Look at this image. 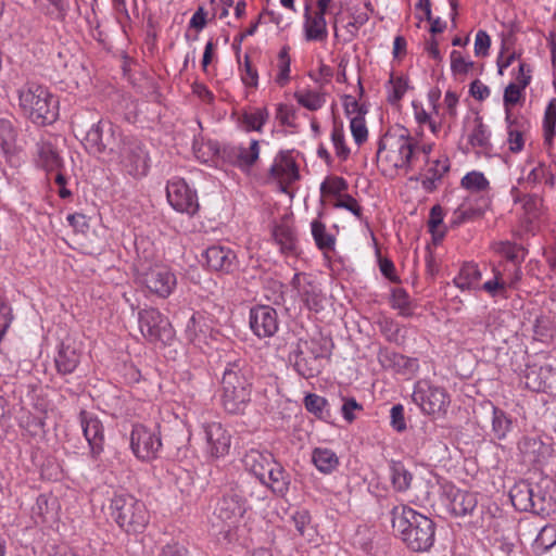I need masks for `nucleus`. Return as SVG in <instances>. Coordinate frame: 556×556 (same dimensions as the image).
Instances as JSON below:
<instances>
[{
  "label": "nucleus",
  "instance_id": "obj_57",
  "mask_svg": "<svg viewBox=\"0 0 556 556\" xmlns=\"http://www.w3.org/2000/svg\"><path fill=\"white\" fill-rule=\"evenodd\" d=\"M451 71L454 75H466L472 68L475 63L465 58L460 51L453 50L451 52Z\"/></svg>",
  "mask_w": 556,
  "mask_h": 556
},
{
  "label": "nucleus",
  "instance_id": "obj_37",
  "mask_svg": "<svg viewBox=\"0 0 556 556\" xmlns=\"http://www.w3.org/2000/svg\"><path fill=\"white\" fill-rule=\"evenodd\" d=\"M289 51L290 48L288 46H283L277 55V73L274 77V81L280 88L286 87L291 80V58Z\"/></svg>",
  "mask_w": 556,
  "mask_h": 556
},
{
  "label": "nucleus",
  "instance_id": "obj_26",
  "mask_svg": "<svg viewBox=\"0 0 556 556\" xmlns=\"http://www.w3.org/2000/svg\"><path fill=\"white\" fill-rule=\"evenodd\" d=\"M81 353L74 344L63 342L55 356L56 371L61 375H70L75 371L80 363Z\"/></svg>",
  "mask_w": 556,
  "mask_h": 556
},
{
  "label": "nucleus",
  "instance_id": "obj_27",
  "mask_svg": "<svg viewBox=\"0 0 556 556\" xmlns=\"http://www.w3.org/2000/svg\"><path fill=\"white\" fill-rule=\"evenodd\" d=\"M552 481L547 478L541 479L539 482L533 483L531 502L533 508L530 510L535 514H548L553 506V495L549 490Z\"/></svg>",
  "mask_w": 556,
  "mask_h": 556
},
{
  "label": "nucleus",
  "instance_id": "obj_45",
  "mask_svg": "<svg viewBox=\"0 0 556 556\" xmlns=\"http://www.w3.org/2000/svg\"><path fill=\"white\" fill-rule=\"evenodd\" d=\"M511 419L506 413L493 406L492 431L496 439L504 440L511 430Z\"/></svg>",
  "mask_w": 556,
  "mask_h": 556
},
{
  "label": "nucleus",
  "instance_id": "obj_35",
  "mask_svg": "<svg viewBox=\"0 0 556 556\" xmlns=\"http://www.w3.org/2000/svg\"><path fill=\"white\" fill-rule=\"evenodd\" d=\"M312 462L315 467L325 475L331 473L339 466V457L330 448L316 447L312 453Z\"/></svg>",
  "mask_w": 556,
  "mask_h": 556
},
{
  "label": "nucleus",
  "instance_id": "obj_52",
  "mask_svg": "<svg viewBox=\"0 0 556 556\" xmlns=\"http://www.w3.org/2000/svg\"><path fill=\"white\" fill-rule=\"evenodd\" d=\"M391 306L399 311V314L404 317L413 315L410 299L408 293L402 288H395L391 295Z\"/></svg>",
  "mask_w": 556,
  "mask_h": 556
},
{
  "label": "nucleus",
  "instance_id": "obj_64",
  "mask_svg": "<svg viewBox=\"0 0 556 556\" xmlns=\"http://www.w3.org/2000/svg\"><path fill=\"white\" fill-rule=\"evenodd\" d=\"M350 128H351V132L354 138V141L358 146L363 144L367 140L368 130L366 127L364 116L358 115L357 117H351Z\"/></svg>",
  "mask_w": 556,
  "mask_h": 556
},
{
  "label": "nucleus",
  "instance_id": "obj_42",
  "mask_svg": "<svg viewBox=\"0 0 556 556\" xmlns=\"http://www.w3.org/2000/svg\"><path fill=\"white\" fill-rule=\"evenodd\" d=\"M525 182L530 187H534L541 182H545L549 187H554L555 177L549 166H547L545 163H539L529 172L525 178Z\"/></svg>",
  "mask_w": 556,
  "mask_h": 556
},
{
  "label": "nucleus",
  "instance_id": "obj_22",
  "mask_svg": "<svg viewBox=\"0 0 556 556\" xmlns=\"http://www.w3.org/2000/svg\"><path fill=\"white\" fill-rule=\"evenodd\" d=\"M252 386L222 389L220 401L224 409L232 415L244 414L251 402Z\"/></svg>",
  "mask_w": 556,
  "mask_h": 556
},
{
  "label": "nucleus",
  "instance_id": "obj_13",
  "mask_svg": "<svg viewBox=\"0 0 556 556\" xmlns=\"http://www.w3.org/2000/svg\"><path fill=\"white\" fill-rule=\"evenodd\" d=\"M166 195L169 204L180 213L194 215L199 210V202L195 191L191 190L181 178H174L168 181Z\"/></svg>",
  "mask_w": 556,
  "mask_h": 556
},
{
  "label": "nucleus",
  "instance_id": "obj_36",
  "mask_svg": "<svg viewBox=\"0 0 556 556\" xmlns=\"http://www.w3.org/2000/svg\"><path fill=\"white\" fill-rule=\"evenodd\" d=\"M556 136V98L548 101L543 117V139L544 144L552 149Z\"/></svg>",
  "mask_w": 556,
  "mask_h": 556
},
{
  "label": "nucleus",
  "instance_id": "obj_60",
  "mask_svg": "<svg viewBox=\"0 0 556 556\" xmlns=\"http://www.w3.org/2000/svg\"><path fill=\"white\" fill-rule=\"evenodd\" d=\"M494 277L491 280L480 285L479 289H482L491 296L505 295L507 283L503 280L502 273L494 269Z\"/></svg>",
  "mask_w": 556,
  "mask_h": 556
},
{
  "label": "nucleus",
  "instance_id": "obj_1",
  "mask_svg": "<svg viewBox=\"0 0 556 556\" xmlns=\"http://www.w3.org/2000/svg\"><path fill=\"white\" fill-rule=\"evenodd\" d=\"M432 143H420L405 127L390 128L379 140L377 164L384 176L413 170L419 156L432 152Z\"/></svg>",
  "mask_w": 556,
  "mask_h": 556
},
{
  "label": "nucleus",
  "instance_id": "obj_53",
  "mask_svg": "<svg viewBox=\"0 0 556 556\" xmlns=\"http://www.w3.org/2000/svg\"><path fill=\"white\" fill-rule=\"evenodd\" d=\"M469 143L473 148H480L486 151L491 148L490 143V131L488 127L479 119L475 128L469 136Z\"/></svg>",
  "mask_w": 556,
  "mask_h": 556
},
{
  "label": "nucleus",
  "instance_id": "obj_38",
  "mask_svg": "<svg viewBox=\"0 0 556 556\" xmlns=\"http://www.w3.org/2000/svg\"><path fill=\"white\" fill-rule=\"evenodd\" d=\"M547 367L528 366L525 371V386L534 392L544 391L547 387Z\"/></svg>",
  "mask_w": 556,
  "mask_h": 556
},
{
  "label": "nucleus",
  "instance_id": "obj_8",
  "mask_svg": "<svg viewBox=\"0 0 556 556\" xmlns=\"http://www.w3.org/2000/svg\"><path fill=\"white\" fill-rule=\"evenodd\" d=\"M136 282L150 294L167 299L177 286V278L167 265L153 264L137 270Z\"/></svg>",
  "mask_w": 556,
  "mask_h": 556
},
{
  "label": "nucleus",
  "instance_id": "obj_4",
  "mask_svg": "<svg viewBox=\"0 0 556 556\" xmlns=\"http://www.w3.org/2000/svg\"><path fill=\"white\" fill-rule=\"evenodd\" d=\"M110 516L127 534L143 532L150 521L146 504L131 494H115L110 500Z\"/></svg>",
  "mask_w": 556,
  "mask_h": 556
},
{
  "label": "nucleus",
  "instance_id": "obj_48",
  "mask_svg": "<svg viewBox=\"0 0 556 556\" xmlns=\"http://www.w3.org/2000/svg\"><path fill=\"white\" fill-rule=\"evenodd\" d=\"M294 98L300 105L309 111L319 110L326 102L325 96L323 93L312 90L295 91Z\"/></svg>",
  "mask_w": 556,
  "mask_h": 556
},
{
  "label": "nucleus",
  "instance_id": "obj_34",
  "mask_svg": "<svg viewBox=\"0 0 556 556\" xmlns=\"http://www.w3.org/2000/svg\"><path fill=\"white\" fill-rule=\"evenodd\" d=\"M481 278L482 274L477 264L465 263L453 281L462 290H476L480 288Z\"/></svg>",
  "mask_w": 556,
  "mask_h": 556
},
{
  "label": "nucleus",
  "instance_id": "obj_39",
  "mask_svg": "<svg viewBox=\"0 0 556 556\" xmlns=\"http://www.w3.org/2000/svg\"><path fill=\"white\" fill-rule=\"evenodd\" d=\"M269 118L266 108H256L242 114V124L247 131H262L263 126Z\"/></svg>",
  "mask_w": 556,
  "mask_h": 556
},
{
  "label": "nucleus",
  "instance_id": "obj_7",
  "mask_svg": "<svg viewBox=\"0 0 556 556\" xmlns=\"http://www.w3.org/2000/svg\"><path fill=\"white\" fill-rule=\"evenodd\" d=\"M124 137L118 126L110 121L100 119L85 134L81 142L88 153L108 154L110 159Z\"/></svg>",
  "mask_w": 556,
  "mask_h": 556
},
{
  "label": "nucleus",
  "instance_id": "obj_50",
  "mask_svg": "<svg viewBox=\"0 0 556 556\" xmlns=\"http://www.w3.org/2000/svg\"><path fill=\"white\" fill-rule=\"evenodd\" d=\"M525 90L515 84L509 83L503 93V105L505 112L514 111V106L522 104L525 101Z\"/></svg>",
  "mask_w": 556,
  "mask_h": 556
},
{
  "label": "nucleus",
  "instance_id": "obj_47",
  "mask_svg": "<svg viewBox=\"0 0 556 556\" xmlns=\"http://www.w3.org/2000/svg\"><path fill=\"white\" fill-rule=\"evenodd\" d=\"M392 485L397 492H404L409 489L413 475L400 463L391 466L390 476Z\"/></svg>",
  "mask_w": 556,
  "mask_h": 556
},
{
  "label": "nucleus",
  "instance_id": "obj_62",
  "mask_svg": "<svg viewBox=\"0 0 556 556\" xmlns=\"http://www.w3.org/2000/svg\"><path fill=\"white\" fill-rule=\"evenodd\" d=\"M296 345L300 346L304 352H307L312 356H316L317 359L321 362L323 358L327 357L328 351L320 343V341L312 339V340H302L300 339L296 342Z\"/></svg>",
  "mask_w": 556,
  "mask_h": 556
},
{
  "label": "nucleus",
  "instance_id": "obj_16",
  "mask_svg": "<svg viewBox=\"0 0 556 556\" xmlns=\"http://www.w3.org/2000/svg\"><path fill=\"white\" fill-rule=\"evenodd\" d=\"M278 315L268 305H257L250 312V326L258 338L273 337L278 330Z\"/></svg>",
  "mask_w": 556,
  "mask_h": 556
},
{
  "label": "nucleus",
  "instance_id": "obj_44",
  "mask_svg": "<svg viewBox=\"0 0 556 556\" xmlns=\"http://www.w3.org/2000/svg\"><path fill=\"white\" fill-rule=\"evenodd\" d=\"M483 215L482 208H473L469 207L465 204H460L457 208H455L448 219V224L451 228H456L462 224L479 218Z\"/></svg>",
  "mask_w": 556,
  "mask_h": 556
},
{
  "label": "nucleus",
  "instance_id": "obj_49",
  "mask_svg": "<svg viewBox=\"0 0 556 556\" xmlns=\"http://www.w3.org/2000/svg\"><path fill=\"white\" fill-rule=\"evenodd\" d=\"M377 324L379 330L388 341L395 343L404 341L405 336L402 333V328L393 319L383 316L378 319Z\"/></svg>",
  "mask_w": 556,
  "mask_h": 556
},
{
  "label": "nucleus",
  "instance_id": "obj_3",
  "mask_svg": "<svg viewBox=\"0 0 556 556\" xmlns=\"http://www.w3.org/2000/svg\"><path fill=\"white\" fill-rule=\"evenodd\" d=\"M18 105L33 123L51 124L59 115V101L50 90L40 84L26 83L18 89Z\"/></svg>",
  "mask_w": 556,
  "mask_h": 556
},
{
  "label": "nucleus",
  "instance_id": "obj_54",
  "mask_svg": "<svg viewBox=\"0 0 556 556\" xmlns=\"http://www.w3.org/2000/svg\"><path fill=\"white\" fill-rule=\"evenodd\" d=\"M554 545H556V526L547 525L536 535L534 547L541 552H547Z\"/></svg>",
  "mask_w": 556,
  "mask_h": 556
},
{
  "label": "nucleus",
  "instance_id": "obj_32",
  "mask_svg": "<svg viewBox=\"0 0 556 556\" xmlns=\"http://www.w3.org/2000/svg\"><path fill=\"white\" fill-rule=\"evenodd\" d=\"M304 33L307 41H325L328 37L327 23L324 15L309 14V8L305 9Z\"/></svg>",
  "mask_w": 556,
  "mask_h": 556
},
{
  "label": "nucleus",
  "instance_id": "obj_6",
  "mask_svg": "<svg viewBox=\"0 0 556 556\" xmlns=\"http://www.w3.org/2000/svg\"><path fill=\"white\" fill-rule=\"evenodd\" d=\"M248 508V500L243 498L236 489H230L217 502L214 510L217 522L214 526L218 528L219 533H224L225 538L230 541Z\"/></svg>",
  "mask_w": 556,
  "mask_h": 556
},
{
  "label": "nucleus",
  "instance_id": "obj_55",
  "mask_svg": "<svg viewBox=\"0 0 556 556\" xmlns=\"http://www.w3.org/2000/svg\"><path fill=\"white\" fill-rule=\"evenodd\" d=\"M348 182L344 178L332 176L323 181L320 192L323 195L329 194L340 198V195L344 194L342 192L348 190Z\"/></svg>",
  "mask_w": 556,
  "mask_h": 556
},
{
  "label": "nucleus",
  "instance_id": "obj_30",
  "mask_svg": "<svg viewBox=\"0 0 556 556\" xmlns=\"http://www.w3.org/2000/svg\"><path fill=\"white\" fill-rule=\"evenodd\" d=\"M245 386H252V383L247 377L244 362L242 359H237L235 362L228 363L223 374L222 389Z\"/></svg>",
  "mask_w": 556,
  "mask_h": 556
},
{
  "label": "nucleus",
  "instance_id": "obj_25",
  "mask_svg": "<svg viewBox=\"0 0 556 556\" xmlns=\"http://www.w3.org/2000/svg\"><path fill=\"white\" fill-rule=\"evenodd\" d=\"M290 362H293L295 371L305 379L316 377L321 370V362L316 356L309 355L295 344L294 350L289 354Z\"/></svg>",
  "mask_w": 556,
  "mask_h": 556
},
{
  "label": "nucleus",
  "instance_id": "obj_31",
  "mask_svg": "<svg viewBox=\"0 0 556 556\" xmlns=\"http://www.w3.org/2000/svg\"><path fill=\"white\" fill-rule=\"evenodd\" d=\"M533 482L528 479L519 480L509 490V497L511 504L517 510L530 511L533 508V502H531Z\"/></svg>",
  "mask_w": 556,
  "mask_h": 556
},
{
  "label": "nucleus",
  "instance_id": "obj_29",
  "mask_svg": "<svg viewBox=\"0 0 556 556\" xmlns=\"http://www.w3.org/2000/svg\"><path fill=\"white\" fill-rule=\"evenodd\" d=\"M37 163L48 173L63 168V160L55 147L48 141L37 143Z\"/></svg>",
  "mask_w": 556,
  "mask_h": 556
},
{
  "label": "nucleus",
  "instance_id": "obj_24",
  "mask_svg": "<svg viewBox=\"0 0 556 556\" xmlns=\"http://www.w3.org/2000/svg\"><path fill=\"white\" fill-rule=\"evenodd\" d=\"M275 460L271 453L254 448L247 452L243 457L245 469L253 473L262 483H265L266 471Z\"/></svg>",
  "mask_w": 556,
  "mask_h": 556
},
{
  "label": "nucleus",
  "instance_id": "obj_28",
  "mask_svg": "<svg viewBox=\"0 0 556 556\" xmlns=\"http://www.w3.org/2000/svg\"><path fill=\"white\" fill-rule=\"evenodd\" d=\"M290 475L277 460L266 471V479L264 485L268 486L274 494L285 496L290 486Z\"/></svg>",
  "mask_w": 556,
  "mask_h": 556
},
{
  "label": "nucleus",
  "instance_id": "obj_23",
  "mask_svg": "<svg viewBox=\"0 0 556 556\" xmlns=\"http://www.w3.org/2000/svg\"><path fill=\"white\" fill-rule=\"evenodd\" d=\"M225 154L235 166L244 173H249L260 157V141L253 139L249 147H231L225 150Z\"/></svg>",
  "mask_w": 556,
  "mask_h": 556
},
{
  "label": "nucleus",
  "instance_id": "obj_63",
  "mask_svg": "<svg viewBox=\"0 0 556 556\" xmlns=\"http://www.w3.org/2000/svg\"><path fill=\"white\" fill-rule=\"evenodd\" d=\"M243 498L249 502H261L266 498L264 486L251 485L250 483L241 484L235 488Z\"/></svg>",
  "mask_w": 556,
  "mask_h": 556
},
{
  "label": "nucleus",
  "instance_id": "obj_11",
  "mask_svg": "<svg viewBox=\"0 0 556 556\" xmlns=\"http://www.w3.org/2000/svg\"><path fill=\"white\" fill-rule=\"evenodd\" d=\"M204 451L210 459L225 457L230 450L231 434L218 421L204 422L202 425Z\"/></svg>",
  "mask_w": 556,
  "mask_h": 556
},
{
  "label": "nucleus",
  "instance_id": "obj_46",
  "mask_svg": "<svg viewBox=\"0 0 556 556\" xmlns=\"http://www.w3.org/2000/svg\"><path fill=\"white\" fill-rule=\"evenodd\" d=\"M506 131H518L530 134L532 124L527 115L521 112H505Z\"/></svg>",
  "mask_w": 556,
  "mask_h": 556
},
{
  "label": "nucleus",
  "instance_id": "obj_21",
  "mask_svg": "<svg viewBox=\"0 0 556 556\" xmlns=\"http://www.w3.org/2000/svg\"><path fill=\"white\" fill-rule=\"evenodd\" d=\"M425 159V173L421 179V187L427 192H433L445 174L450 170L448 157L442 155L438 159H431L430 154L424 155Z\"/></svg>",
  "mask_w": 556,
  "mask_h": 556
},
{
  "label": "nucleus",
  "instance_id": "obj_61",
  "mask_svg": "<svg viewBox=\"0 0 556 556\" xmlns=\"http://www.w3.org/2000/svg\"><path fill=\"white\" fill-rule=\"evenodd\" d=\"M327 404L328 402L325 397L315 393H308L304 397V406L306 410L319 418L323 417Z\"/></svg>",
  "mask_w": 556,
  "mask_h": 556
},
{
  "label": "nucleus",
  "instance_id": "obj_59",
  "mask_svg": "<svg viewBox=\"0 0 556 556\" xmlns=\"http://www.w3.org/2000/svg\"><path fill=\"white\" fill-rule=\"evenodd\" d=\"M462 186L469 191L479 192L488 188L489 181L482 173L470 172L462 178Z\"/></svg>",
  "mask_w": 556,
  "mask_h": 556
},
{
  "label": "nucleus",
  "instance_id": "obj_17",
  "mask_svg": "<svg viewBox=\"0 0 556 556\" xmlns=\"http://www.w3.org/2000/svg\"><path fill=\"white\" fill-rule=\"evenodd\" d=\"M521 459L529 466H541L545 464L552 454L549 444L543 442L541 437L526 435L518 443Z\"/></svg>",
  "mask_w": 556,
  "mask_h": 556
},
{
  "label": "nucleus",
  "instance_id": "obj_51",
  "mask_svg": "<svg viewBox=\"0 0 556 556\" xmlns=\"http://www.w3.org/2000/svg\"><path fill=\"white\" fill-rule=\"evenodd\" d=\"M408 84L407 79L403 76H394L391 75L389 83L387 85L388 90V101L391 104L397 103L407 91Z\"/></svg>",
  "mask_w": 556,
  "mask_h": 556
},
{
  "label": "nucleus",
  "instance_id": "obj_15",
  "mask_svg": "<svg viewBox=\"0 0 556 556\" xmlns=\"http://www.w3.org/2000/svg\"><path fill=\"white\" fill-rule=\"evenodd\" d=\"M450 511L456 517L471 515L478 506V496L473 492L460 490L453 484L443 486Z\"/></svg>",
  "mask_w": 556,
  "mask_h": 556
},
{
  "label": "nucleus",
  "instance_id": "obj_18",
  "mask_svg": "<svg viewBox=\"0 0 556 556\" xmlns=\"http://www.w3.org/2000/svg\"><path fill=\"white\" fill-rule=\"evenodd\" d=\"M291 286L308 309L318 312L321 308L323 294L311 276L296 273L291 280Z\"/></svg>",
  "mask_w": 556,
  "mask_h": 556
},
{
  "label": "nucleus",
  "instance_id": "obj_9",
  "mask_svg": "<svg viewBox=\"0 0 556 556\" xmlns=\"http://www.w3.org/2000/svg\"><path fill=\"white\" fill-rule=\"evenodd\" d=\"M412 400L424 414L432 416H444L451 403L450 395L444 388L433 386L427 380L416 382Z\"/></svg>",
  "mask_w": 556,
  "mask_h": 556
},
{
  "label": "nucleus",
  "instance_id": "obj_56",
  "mask_svg": "<svg viewBox=\"0 0 556 556\" xmlns=\"http://www.w3.org/2000/svg\"><path fill=\"white\" fill-rule=\"evenodd\" d=\"M16 134L13 125L8 119H0V148L8 153L14 147Z\"/></svg>",
  "mask_w": 556,
  "mask_h": 556
},
{
  "label": "nucleus",
  "instance_id": "obj_14",
  "mask_svg": "<svg viewBox=\"0 0 556 556\" xmlns=\"http://www.w3.org/2000/svg\"><path fill=\"white\" fill-rule=\"evenodd\" d=\"M79 420L84 435L90 447V457L97 460L104 447V428L101 420L92 413L81 410Z\"/></svg>",
  "mask_w": 556,
  "mask_h": 556
},
{
  "label": "nucleus",
  "instance_id": "obj_58",
  "mask_svg": "<svg viewBox=\"0 0 556 556\" xmlns=\"http://www.w3.org/2000/svg\"><path fill=\"white\" fill-rule=\"evenodd\" d=\"M520 201L522 202V207L528 216L529 220L535 219L540 216L542 207H543V199L538 194H526Z\"/></svg>",
  "mask_w": 556,
  "mask_h": 556
},
{
  "label": "nucleus",
  "instance_id": "obj_43",
  "mask_svg": "<svg viewBox=\"0 0 556 556\" xmlns=\"http://www.w3.org/2000/svg\"><path fill=\"white\" fill-rule=\"evenodd\" d=\"M378 361L384 369L401 371L407 366V358L389 349H380L378 353Z\"/></svg>",
  "mask_w": 556,
  "mask_h": 556
},
{
  "label": "nucleus",
  "instance_id": "obj_33",
  "mask_svg": "<svg viewBox=\"0 0 556 556\" xmlns=\"http://www.w3.org/2000/svg\"><path fill=\"white\" fill-rule=\"evenodd\" d=\"M275 242L279 245L282 254L296 255L298 254V239L294 229L287 225H277L273 230Z\"/></svg>",
  "mask_w": 556,
  "mask_h": 556
},
{
  "label": "nucleus",
  "instance_id": "obj_10",
  "mask_svg": "<svg viewBox=\"0 0 556 556\" xmlns=\"http://www.w3.org/2000/svg\"><path fill=\"white\" fill-rule=\"evenodd\" d=\"M139 328L142 336L151 341H166L172 338L173 330L168 319L156 308H146L139 312Z\"/></svg>",
  "mask_w": 556,
  "mask_h": 556
},
{
  "label": "nucleus",
  "instance_id": "obj_41",
  "mask_svg": "<svg viewBox=\"0 0 556 556\" xmlns=\"http://www.w3.org/2000/svg\"><path fill=\"white\" fill-rule=\"evenodd\" d=\"M444 219V211L441 205H433L430 210L429 219H428V228L431 232L433 240L441 241L447 230V227L443 224Z\"/></svg>",
  "mask_w": 556,
  "mask_h": 556
},
{
  "label": "nucleus",
  "instance_id": "obj_20",
  "mask_svg": "<svg viewBox=\"0 0 556 556\" xmlns=\"http://www.w3.org/2000/svg\"><path fill=\"white\" fill-rule=\"evenodd\" d=\"M204 258L208 268L214 271L230 274L237 269L236 253L222 245H212L205 250Z\"/></svg>",
  "mask_w": 556,
  "mask_h": 556
},
{
  "label": "nucleus",
  "instance_id": "obj_19",
  "mask_svg": "<svg viewBox=\"0 0 556 556\" xmlns=\"http://www.w3.org/2000/svg\"><path fill=\"white\" fill-rule=\"evenodd\" d=\"M269 177L281 186H289L300 178L299 167L290 152L281 151L277 154L269 168Z\"/></svg>",
  "mask_w": 556,
  "mask_h": 556
},
{
  "label": "nucleus",
  "instance_id": "obj_12",
  "mask_svg": "<svg viewBox=\"0 0 556 556\" xmlns=\"http://www.w3.org/2000/svg\"><path fill=\"white\" fill-rule=\"evenodd\" d=\"M162 446L160 437L151 429L135 425L130 433V447L137 458L149 462L156 458Z\"/></svg>",
  "mask_w": 556,
  "mask_h": 556
},
{
  "label": "nucleus",
  "instance_id": "obj_40",
  "mask_svg": "<svg viewBox=\"0 0 556 556\" xmlns=\"http://www.w3.org/2000/svg\"><path fill=\"white\" fill-rule=\"evenodd\" d=\"M312 236L317 248L324 252L332 251L336 245V238L328 233L326 225L318 219L311 223Z\"/></svg>",
  "mask_w": 556,
  "mask_h": 556
},
{
  "label": "nucleus",
  "instance_id": "obj_5",
  "mask_svg": "<svg viewBox=\"0 0 556 556\" xmlns=\"http://www.w3.org/2000/svg\"><path fill=\"white\" fill-rule=\"evenodd\" d=\"M110 161L115 162L122 172L136 179L144 177L150 168L148 150L139 139L132 136H125L119 141Z\"/></svg>",
  "mask_w": 556,
  "mask_h": 556
},
{
  "label": "nucleus",
  "instance_id": "obj_2",
  "mask_svg": "<svg viewBox=\"0 0 556 556\" xmlns=\"http://www.w3.org/2000/svg\"><path fill=\"white\" fill-rule=\"evenodd\" d=\"M392 528L403 543L414 552H426L434 542V522L415 509L400 505L391 510Z\"/></svg>",
  "mask_w": 556,
  "mask_h": 556
}]
</instances>
